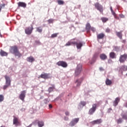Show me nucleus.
<instances>
[{"label": "nucleus", "instance_id": "24", "mask_svg": "<svg viewBox=\"0 0 127 127\" xmlns=\"http://www.w3.org/2000/svg\"><path fill=\"white\" fill-rule=\"evenodd\" d=\"M106 83V85H107V86H111V85H112V84H113V82L112 81V80L109 79V78H107L105 81Z\"/></svg>", "mask_w": 127, "mask_h": 127}, {"label": "nucleus", "instance_id": "17", "mask_svg": "<svg viewBox=\"0 0 127 127\" xmlns=\"http://www.w3.org/2000/svg\"><path fill=\"white\" fill-rule=\"evenodd\" d=\"M35 122L37 123L39 127H44V122H43V121L36 120L35 121Z\"/></svg>", "mask_w": 127, "mask_h": 127}, {"label": "nucleus", "instance_id": "11", "mask_svg": "<svg viewBox=\"0 0 127 127\" xmlns=\"http://www.w3.org/2000/svg\"><path fill=\"white\" fill-rule=\"evenodd\" d=\"M74 45L76 46V48L78 49H81L82 48V47L83 46V42L78 40L77 42L74 41Z\"/></svg>", "mask_w": 127, "mask_h": 127}, {"label": "nucleus", "instance_id": "57", "mask_svg": "<svg viewBox=\"0 0 127 127\" xmlns=\"http://www.w3.org/2000/svg\"><path fill=\"white\" fill-rule=\"evenodd\" d=\"M1 37H2V36H1V35H0Z\"/></svg>", "mask_w": 127, "mask_h": 127}, {"label": "nucleus", "instance_id": "41", "mask_svg": "<svg viewBox=\"0 0 127 127\" xmlns=\"http://www.w3.org/2000/svg\"><path fill=\"white\" fill-rule=\"evenodd\" d=\"M122 123H123V120L121 118H120L117 121V124H122Z\"/></svg>", "mask_w": 127, "mask_h": 127}, {"label": "nucleus", "instance_id": "39", "mask_svg": "<svg viewBox=\"0 0 127 127\" xmlns=\"http://www.w3.org/2000/svg\"><path fill=\"white\" fill-rule=\"evenodd\" d=\"M112 14L114 15V16L116 19H120V18L119 17H118V16H117V14H116V13H114Z\"/></svg>", "mask_w": 127, "mask_h": 127}, {"label": "nucleus", "instance_id": "51", "mask_svg": "<svg viewBox=\"0 0 127 127\" xmlns=\"http://www.w3.org/2000/svg\"><path fill=\"white\" fill-rule=\"evenodd\" d=\"M49 107L50 109L52 108V105L51 104H49Z\"/></svg>", "mask_w": 127, "mask_h": 127}, {"label": "nucleus", "instance_id": "3", "mask_svg": "<svg viewBox=\"0 0 127 127\" xmlns=\"http://www.w3.org/2000/svg\"><path fill=\"white\" fill-rule=\"evenodd\" d=\"M33 29H34L33 25H31V26L27 27L25 29V33L27 35H30L32 33Z\"/></svg>", "mask_w": 127, "mask_h": 127}, {"label": "nucleus", "instance_id": "49", "mask_svg": "<svg viewBox=\"0 0 127 127\" xmlns=\"http://www.w3.org/2000/svg\"><path fill=\"white\" fill-rule=\"evenodd\" d=\"M99 70L100 71H104V68H103V67H99Z\"/></svg>", "mask_w": 127, "mask_h": 127}, {"label": "nucleus", "instance_id": "53", "mask_svg": "<svg viewBox=\"0 0 127 127\" xmlns=\"http://www.w3.org/2000/svg\"><path fill=\"white\" fill-rule=\"evenodd\" d=\"M27 127H31V125H29V126H27Z\"/></svg>", "mask_w": 127, "mask_h": 127}, {"label": "nucleus", "instance_id": "21", "mask_svg": "<svg viewBox=\"0 0 127 127\" xmlns=\"http://www.w3.org/2000/svg\"><path fill=\"white\" fill-rule=\"evenodd\" d=\"M120 71H127V65H123L120 68Z\"/></svg>", "mask_w": 127, "mask_h": 127}, {"label": "nucleus", "instance_id": "42", "mask_svg": "<svg viewBox=\"0 0 127 127\" xmlns=\"http://www.w3.org/2000/svg\"><path fill=\"white\" fill-rule=\"evenodd\" d=\"M54 21V20H53V19H50L48 20V22H49V23H53V22Z\"/></svg>", "mask_w": 127, "mask_h": 127}, {"label": "nucleus", "instance_id": "18", "mask_svg": "<svg viewBox=\"0 0 127 127\" xmlns=\"http://www.w3.org/2000/svg\"><path fill=\"white\" fill-rule=\"evenodd\" d=\"M105 36H106L105 34L101 33L97 35V39H104Z\"/></svg>", "mask_w": 127, "mask_h": 127}, {"label": "nucleus", "instance_id": "43", "mask_svg": "<svg viewBox=\"0 0 127 127\" xmlns=\"http://www.w3.org/2000/svg\"><path fill=\"white\" fill-rule=\"evenodd\" d=\"M90 30L92 31L93 32H96V28H95L94 27H91L90 28Z\"/></svg>", "mask_w": 127, "mask_h": 127}, {"label": "nucleus", "instance_id": "30", "mask_svg": "<svg viewBox=\"0 0 127 127\" xmlns=\"http://www.w3.org/2000/svg\"><path fill=\"white\" fill-rule=\"evenodd\" d=\"M101 20H102V22H103V23H105L107 22L108 20H109V18L107 17H103L101 18Z\"/></svg>", "mask_w": 127, "mask_h": 127}, {"label": "nucleus", "instance_id": "33", "mask_svg": "<svg viewBox=\"0 0 127 127\" xmlns=\"http://www.w3.org/2000/svg\"><path fill=\"white\" fill-rule=\"evenodd\" d=\"M36 31L39 32V33H41L42 32V28L41 27H38L36 28Z\"/></svg>", "mask_w": 127, "mask_h": 127}, {"label": "nucleus", "instance_id": "44", "mask_svg": "<svg viewBox=\"0 0 127 127\" xmlns=\"http://www.w3.org/2000/svg\"><path fill=\"white\" fill-rule=\"evenodd\" d=\"M111 30L110 29V28H107L106 30H105V32H107V33H109V32H110Z\"/></svg>", "mask_w": 127, "mask_h": 127}, {"label": "nucleus", "instance_id": "7", "mask_svg": "<svg viewBox=\"0 0 127 127\" xmlns=\"http://www.w3.org/2000/svg\"><path fill=\"white\" fill-rule=\"evenodd\" d=\"M97 110V104H94L92 105V108H90L88 112L89 115H93Z\"/></svg>", "mask_w": 127, "mask_h": 127}, {"label": "nucleus", "instance_id": "20", "mask_svg": "<svg viewBox=\"0 0 127 127\" xmlns=\"http://www.w3.org/2000/svg\"><path fill=\"white\" fill-rule=\"evenodd\" d=\"M18 6L21 7H26V3L23 2H19L18 3Z\"/></svg>", "mask_w": 127, "mask_h": 127}, {"label": "nucleus", "instance_id": "13", "mask_svg": "<svg viewBox=\"0 0 127 127\" xmlns=\"http://www.w3.org/2000/svg\"><path fill=\"white\" fill-rule=\"evenodd\" d=\"M4 78L5 79V84L7 85H11V80H10V77L8 75H5Z\"/></svg>", "mask_w": 127, "mask_h": 127}, {"label": "nucleus", "instance_id": "2", "mask_svg": "<svg viewBox=\"0 0 127 127\" xmlns=\"http://www.w3.org/2000/svg\"><path fill=\"white\" fill-rule=\"evenodd\" d=\"M81 72H82V64H78L75 71L74 75L75 77H77V76H79V75L81 74Z\"/></svg>", "mask_w": 127, "mask_h": 127}, {"label": "nucleus", "instance_id": "36", "mask_svg": "<svg viewBox=\"0 0 127 127\" xmlns=\"http://www.w3.org/2000/svg\"><path fill=\"white\" fill-rule=\"evenodd\" d=\"M10 85H9V84H5V85H4L3 86V89L4 90H6V89H7V88H8V87H10Z\"/></svg>", "mask_w": 127, "mask_h": 127}, {"label": "nucleus", "instance_id": "40", "mask_svg": "<svg viewBox=\"0 0 127 127\" xmlns=\"http://www.w3.org/2000/svg\"><path fill=\"white\" fill-rule=\"evenodd\" d=\"M86 104L87 103L85 101L80 102V104L82 105V106H83V107H84V106H86Z\"/></svg>", "mask_w": 127, "mask_h": 127}, {"label": "nucleus", "instance_id": "1", "mask_svg": "<svg viewBox=\"0 0 127 127\" xmlns=\"http://www.w3.org/2000/svg\"><path fill=\"white\" fill-rule=\"evenodd\" d=\"M9 50L10 52L12 54H14L15 56H18L19 58L22 56V55H21V54L19 52V51H18V48L16 46L11 47Z\"/></svg>", "mask_w": 127, "mask_h": 127}, {"label": "nucleus", "instance_id": "6", "mask_svg": "<svg viewBox=\"0 0 127 127\" xmlns=\"http://www.w3.org/2000/svg\"><path fill=\"white\" fill-rule=\"evenodd\" d=\"M25 96H26V90H23L21 92L19 96V99L24 102V99H25Z\"/></svg>", "mask_w": 127, "mask_h": 127}, {"label": "nucleus", "instance_id": "19", "mask_svg": "<svg viewBox=\"0 0 127 127\" xmlns=\"http://www.w3.org/2000/svg\"><path fill=\"white\" fill-rule=\"evenodd\" d=\"M119 103H120V98L117 97L113 102V106H114V107H117V106H118V105L119 104Z\"/></svg>", "mask_w": 127, "mask_h": 127}, {"label": "nucleus", "instance_id": "50", "mask_svg": "<svg viewBox=\"0 0 127 127\" xmlns=\"http://www.w3.org/2000/svg\"><path fill=\"white\" fill-rule=\"evenodd\" d=\"M36 43H37V44H40V41H35Z\"/></svg>", "mask_w": 127, "mask_h": 127}, {"label": "nucleus", "instance_id": "34", "mask_svg": "<svg viewBox=\"0 0 127 127\" xmlns=\"http://www.w3.org/2000/svg\"><path fill=\"white\" fill-rule=\"evenodd\" d=\"M58 34H59V33H56L52 34L51 36V38H55V37H57V36H58Z\"/></svg>", "mask_w": 127, "mask_h": 127}, {"label": "nucleus", "instance_id": "31", "mask_svg": "<svg viewBox=\"0 0 127 127\" xmlns=\"http://www.w3.org/2000/svg\"><path fill=\"white\" fill-rule=\"evenodd\" d=\"M0 55H1V56H7V53L1 50Z\"/></svg>", "mask_w": 127, "mask_h": 127}, {"label": "nucleus", "instance_id": "48", "mask_svg": "<svg viewBox=\"0 0 127 127\" xmlns=\"http://www.w3.org/2000/svg\"><path fill=\"white\" fill-rule=\"evenodd\" d=\"M64 121H69V118H68L67 117H64Z\"/></svg>", "mask_w": 127, "mask_h": 127}, {"label": "nucleus", "instance_id": "54", "mask_svg": "<svg viewBox=\"0 0 127 127\" xmlns=\"http://www.w3.org/2000/svg\"><path fill=\"white\" fill-rule=\"evenodd\" d=\"M109 111H112V109H109Z\"/></svg>", "mask_w": 127, "mask_h": 127}, {"label": "nucleus", "instance_id": "8", "mask_svg": "<svg viewBox=\"0 0 127 127\" xmlns=\"http://www.w3.org/2000/svg\"><path fill=\"white\" fill-rule=\"evenodd\" d=\"M13 125H14L15 127H17L18 126H20V122L18 120V118L16 117L15 116H13Z\"/></svg>", "mask_w": 127, "mask_h": 127}, {"label": "nucleus", "instance_id": "28", "mask_svg": "<svg viewBox=\"0 0 127 127\" xmlns=\"http://www.w3.org/2000/svg\"><path fill=\"white\" fill-rule=\"evenodd\" d=\"M116 35L120 39H123V34H122V31L116 32Z\"/></svg>", "mask_w": 127, "mask_h": 127}, {"label": "nucleus", "instance_id": "12", "mask_svg": "<svg viewBox=\"0 0 127 127\" xmlns=\"http://www.w3.org/2000/svg\"><path fill=\"white\" fill-rule=\"evenodd\" d=\"M40 78H42V79H50V73H44L41 74Z\"/></svg>", "mask_w": 127, "mask_h": 127}, {"label": "nucleus", "instance_id": "55", "mask_svg": "<svg viewBox=\"0 0 127 127\" xmlns=\"http://www.w3.org/2000/svg\"><path fill=\"white\" fill-rule=\"evenodd\" d=\"M72 40H75V39H72Z\"/></svg>", "mask_w": 127, "mask_h": 127}, {"label": "nucleus", "instance_id": "15", "mask_svg": "<svg viewBox=\"0 0 127 127\" xmlns=\"http://www.w3.org/2000/svg\"><path fill=\"white\" fill-rule=\"evenodd\" d=\"M91 24H90V23H87L85 25V29L87 33L90 32V31L91 30Z\"/></svg>", "mask_w": 127, "mask_h": 127}, {"label": "nucleus", "instance_id": "26", "mask_svg": "<svg viewBox=\"0 0 127 127\" xmlns=\"http://www.w3.org/2000/svg\"><path fill=\"white\" fill-rule=\"evenodd\" d=\"M100 57L101 60H106L108 58V57L105 54H101Z\"/></svg>", "mask_w": 127, "mask_h": 127}, {"label": "nucleus", "instance_id": "29", "mask_svg": "<svg viewBox=\"0 0 127 127\" xmlns=\"http://www.w3.org/2000/svg\"><path fill=\"white\" fill-rule=\"evenodd\" d=\"M81 83L82 81L80 79H77L75 82V83L76 84L77 87H80Z\"/></svg>", "mask_w": 127, "mask_h": 127}, {"label": "nucleus", "instance_id": "56", "mask_svg": "<svg viewBox=\"0 0 127 127\" xmlns=\"http://www.w3.org/2000/svg\"><path fill=\"white\" fill-rule=\"evenodd\" d=\"M1 127H5L4 126H1Z\"/></svg>", "mask_w": 127, "mask_h": 127}, {"label": "nucleus", "instance_id": "14", "mask_svg": "<svg viewBox=\"0 0 127 127\" xmlns=\"http://www.w3.org/2000/svg\"><path fill=\"white\" fill-rule=\"evenodd\" d=\"M102 122L103 120H102V119H100L91 122V124L92 125H100V124H102Z\"/></svg>", "mask_w": 127, "mask_h": 127}, {"label": "nucleus", "instance_id": "52", "mask_svg": "<svg viewBox=\"0 0 127 127\" xmlns=\"http://www.w3.org/2000/svg\"><path fill=\"white\" fill-rule=\"evenodd\" d=\"M122 42H123V43H126V40H123L122 41Z\"/></svg>", "mask_w": 127, "mask_h": 127}, {"label": "nucleus", "instance_id": "32", "mask_svg": "<svg viewBox=\"0 0 127 127\" xmlns=\"http://www.w3.org/2000/svg\"><path fill=\"white\" fill-rule=\"evenodd\" d=\"M57 2L60 5H63V4L64 3V1L62 0H58Z\"/></svg>", "mask_w": 127, "mask_h": 127}, {"label": "nucleus", "instance_id": "10", "mask_svg": "<svg viewBox=\"0 0 127 127\" xmlns=\"http://www.w3.org/2000/svg\"><path fill=\"white\" fill-rule=\"evenodd\" d=\"M79 120L80 119L79 118H74L72 119L69 124V127H74V126H75V125H76L78 123V122H79Z\"/></svg>", "mask_w": 127, "mask_h": 127}, {"label": "nucleus", "instance_id": "5", "mask_svg": "<svg viewBox=\"0 0 127 127\" xmlns=\"http://www.w3.org/2000/svg\"><path fill=\"white\" fill-rule=\"evenodd\" d=\"M127 60V54H124L120 56L119 58V62L120 63H125Z\"/></svg>", "mask_w": 127, "mask_h": 127}, {"label": "nucleus", "instance_id": "23", "mask_svg": "<svg viewBox=\"0 0 127 127\" xmlns=\"http://www.w3.org/2000/svg\"><path fill=\"white\" fill-rule=\"evenodd\" d=\"M109 55L110 58H112V59H115V58H116L117 57V55H116V53L113 52H111Z\"/></svg>", "mask_w": 127, "mask_h": 127}, {"label": "nucleus", "instance_id": "9", "mask_svg": "<svg viewBox=\"0 0 127 127\" xmlns=\"http://www.w3.org/2000/svg\"><path fill=\"white\" fill-rule=\"evenodd\" d=\"M58 66H61L63 68H66L68 66V64L64 61H59L57 63Z\"/></svg>", "mask_w": 127, "mask_h": 127}, {"label": "nucleus", "instance_id": "16", "mask_svg": "<svg viewBox=\"0 0 127 127\" xmlns=\"http://www.w3.org/2000/svg\"><path fill=\"white\" fill-rule=\"evenodd\" d=\"M68 41L64 45V46H71V45H75V41Z\"/></svg>", "mask_w": 127, "mask_h": 127}, {"label": "nucleus", "instance_id": "4", "mask_svg": "<svg viewBox=\"0 0 127 127\" xmlns=\"http://www.w3.org/2000/svg\"><path fill=\"white\" fill-rule=\"evenodd\" d=\"M94 6L95 8L100 11L101 13L103 14V12L104 11V9L103 8V6L102 5L100 4L99 2H96L94 4Z\"/></svg>", "mask_w": 127, "mask_h": 127}, {"label": "nucleus", "instance_id": "27", "mask_svg": "<svg viewBox=\"0 0 127 127\" xmlns=\"http://www.w3.org/2000/svg\"><path fill=\"white\" fill-rule=\"evenodd\" d=\"M35 59L33 57H29L27 58V61L28 62L32 63L35 61Z\"/></svg>", "mask_w": 127, "mask_h": 127}, {"label": "nucleus", "instance_id": "22", "mask_svg": "<svg viewBox=\"0 0 127 127\" xmlns=\"http://www.w3.org/2000/svg\"><path fill=\"white\" fill-rule=\"evenodd\" d=\"M2 2L3 3L1 4L0 8H4L5 5H7V2L5 0H4L2 1Z\"/></svg>", "mask_w": 127, "mask_h": 127}, {"label": "nucleus", "instance_id": "37", "mask_svg": "<svg viewBox=\"0 0 127 127\" xmlns=\"http://www.w3.org/2000/svg\"><path fill=\"white\" fill-rule=\"evenodd\" d=\"M119 49L118 47L116 46H113V50L114 51H119Z\"/></svg>", "mask_w": 127, "mask_h": 127}, {"label": "nucleus", "instance_id": "35", "mask_svg": "<svg viewBox=\"0 0 127 127\" xmlns=\"http://www.w3.org/2000/svg\"><path fill=\"white\" fill-rule=\"evenodd\" d=\"M54 89H55V86H54V85H53L52 87H51L48 89V92L49 93H51V92H52L53 90H54Z\"/></svg>", "mask_w": 127, "mask_h": 127}, {"label": "nucleus", "instance_id": "45", "mask_svg": "<svg viewBox=\"0 0 127 127\" xmlns=\"http://www.w3.org/2000/svg\"><path fill=\"white\" fill-rule=\"evenodd\" d=\"M110 10L112 14L115 13V11H114V10H113V7L110 6Z\"/></svg>", "mask_w": 127, "mask_h": 127}, {"label": "nucleus", "instance_id": "47", "mask_svg": "<svg viewBox=\"0 0 127 127\" xmlns=\"http://www.w3.org/2000/svg\"><path fill=\"white\" fill-rule=\"evenodd\" d=\"M65 115L66 116H69L70 115V113L68 111H66L65 112Z\"/></svg>", "mask_w": 127, "mask_h": 127}, {"label": "nucleus", "instance_id": "25", "mask_svg": "<svg viewBox=\"0 0 127 127\" xmlns=\"http://www.w3.org/2000/svg\"><path fill=\"white\" fill-rule=\"evenodd\" d=\"M98 57V55H94L93 56V57L92 58V61L90 62V63L91 64H93V63H95V62H96V59H97V58Z\"/></svg>", "mask_w": 127, "mask_h": 127}, {"label": "nucleus", "instance_id": "46", "mask_svg": "<svg viewBox=\"0 0 127 127\" xmlns=\"http://www.w3.org/2000/svg\"><path fill=\"white\" fill-rule=\"evenodd\" d=\"M4 98L3 97V95H0V102H2L3 101Z\"/></svg>", "mask_w": 127, "mask_h": 127}, {"label": "nucleus", "instance_id": "38", "mask_svg": "<svg viewBox=\"0 0 127 127\" xmlns=\"http://www.w3.org/2000/svg\"><path fill=\"white\" fill-rule=\"evenodd\" d=\"M122 119H124V120H127V114H123L122 115Z\"/></svg>", "mask_w": 127, "mask_h": 127}]
</instances>
